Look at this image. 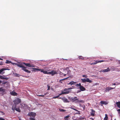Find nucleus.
Here are the masks:
<instances>
[{"label": "nucleus", "instance_id": "14", "mask_svg": "<svg viewBox=\"0 0 120 120\" xmlns=\"http://www.w3.org/2000/svg\"><path fill=\"white\" fill-rule=\"evenodd\" d=\"M4 76L0 75V78L2 79H5L6 80H7L8 79V77H5Z\"/></svg>", "mask_w": 120, "mask_h": 120}, {"label": "nucleus", "instance_id": "44", "mask_svg": "<svg viewBox=\"0 0 120 120\" xmlns=\"http://www.w3.org/2000/svg\"><path fill=\"white\" fill-rule=\"evenodd\" d=\"M82 76L83 77H84V78H87L88 77V76L86 75H83Z\"/></svg>", "mask_w": 120, "mask_h": 120}, {"label": "nucleus", "instance_id": "58", "mask_svg": "<svg viewBox=\"0 0 120 120\" xmlns=\"http://www.w3.org/2000/svg\"><path fill=\"white\" fill-rule=\"evenodd\" d=\"M62 94L61 93L59 94L58 95L59 96V97L61 95H62Z\"/></svg>", "mask_w": 120, "mask_h": 120}, {"label": "nucleus", "instance_id": "36", "mask_svg": "<svg viewBox=\"0 0 120 120\" xmlns=\"http://www.w3.org/2000/svg\"><path fill=\"white\" fill-rule=\"evenodd\" d=\"M78 58L79 59H80L82 60H83L84 59V57L82 56H79Z\"/></svg>", "mask_w": 120, "mask_h": 120}, {"label": "nucleus", "instance_id": "57", "mask_svg": "<svg viewBox=\"0 0 120 120\" xmlns=\"http://www.w3.org/2000/svg\"><path fill=\"white\" fill-rule=\"evenodd\" d=\"M117 111L118 112H120V109L117 110Z\"/></svg>", "mask_w": 120, "mask_h": 120}, {"label": "nucleus", "instance_id": "8", "mask_svg": "<svg viewBox=\"0 0 120 120\" xmlns=\"http://www.w3.org/2000/svg\"><path fill=\"white\" fill-rule=\"evenodd\" d=\"M116 86L114 88H112L111 87H108L106 88L105 91L106 92H108L109 91V90L111 89H115L116 87Z\"/></svg>", "mask_w": 120, "mask_h": 120}, {"label": "nucleus", "instance_id": "47", "mask_svg": "<svg viewBox=\"0 0 120 120\" xmlns=\"http://www.w3.org/2000/svg\"><path fill=\"white\" fill-rule=\"evenodd\" d=\"M116 85H119L120 84V82H116Z\"/></svg>", "mask_w": 120, "mask_h": 120}, {"label": "nucleus", "instance_id": "18", "mask_svg": "<svg viewBox=\"0 0 120 120\" xmlns=\"http://www.w3.org/2000/svg\"><path fill=\"white\" fill-rule=\"evenodd\" d=\"M79 89L81 91H84L86 90V89L83 86H81L79 87Z\"/></svg>", "mask_w": 120, "mask_h": 120}, {"label": "nucleus", "instance_id": "55", "mask_svg": "<svg viewBox=\"0 0 120 120\" xmlns=\"http://www.w3.org/2000/svg\"><path fill=\"white\" fill-rule=\"evenodd\" d=\"M76 86L78 87L79 86V84H77Z\"/></svg>", "mask_w": 120, "mask_h": 120}, {"label": "nucleus", "instance_id": "48", "mask_svg": "<svg viewBox=\"0 0 120 120\" xmlns=\"http://www.w3.org/2000/svg\"><path fill=\"white\" fill-rule=\"evenodd\" d=\"M78 101L79 102H82V103H83L84 102V101L82 100H80V101Z\"/></svg>", "mask_w": 120, "mask_h": 120}, {"label": "nucleus", "instance_id": "20", "mask_svg": "<svg viewBox=\"0 0 120 120\" xmlns=\"http://www.w3.org/2000/svg\"><path fill=\"white\" fill-rule=\"evenodd\" d=\"M20 105L21 106V107L22 108H23L24 107H26V105L25 104H20Z\"/></svg>", "mask_w": 120, "mask_h": 120}, {"label": "nucleus", "instance_id": "29", "mask_svg": "<svg viewBox=\"0 0 120 120\" xmlns=\"http://www.w3.org/2000/svg\"><path fill=\"white\" fill-rule=\"evenodd\" d=\"M86 82L90 83H91L92 82V81L90 80L89 78H86Z\"/></svg>", "mask_w": 120, "mask_h": 120}, {"label": "nucleus", "instance_id": "42", "mask_svg": "<svg viewBox=\"0 0 120 120\" xmlns=\"http://www.w3.org/2000/svg\"><path fill=\"white\" fill-rule=\"evenodd\" d=\"M71 108V109H73V110H74L75 111H78V112H79V111H78V110H77V109H74L73 107H71L70 108Z\"/></svg>", "mask_w": 120, "mask_h": 120}, {"label": "nucleus", "instance_id": "28", "mask_svg": "<svg viewBox=\"0 0 120 120\" xmlns=\"http://www.w3.org/2000/svg\"><path fill=\"white\" fill-rule=\"evenodd\" d=\"M6 90L5 89L3 88L2 87L0 88V92L5 91Z\"/></svg>", "mask_w": 120, "mask_h": 120}, {"label": "nucleus", "instance_id": "21", "mask_svg": "<svg viewBox=\"0 0 120 120\" xmlns=\"http://www.w3.org/2000/svg\"><path fill=\"white\" fill-rule=\"evenodd\" d=\"M100 103L101 104H104L105 105H106L108 103L107 102H106L103 101H101Z\"/></svg>", "mask_w": 120, "mask_h": 120}, {"label": "nucleus", "instance_id": "22", "mask_svg": "<svg viewBox=\"0 0 120 120\" xmlns=\"http://www.w3.org/2000/svg\"><path fill=\"white\" fill-rule=\"evenodd\" d=\"M69 93V91H66L65 92H63V91H62L61 93L62 94H68Z\"/></svg>", "mask_w": 120, "mask_h": 120}, {"label": "nucleus", "instance_id": "61", "mask_svg": "<svg viewBox=\"0 0 120 120\" xmlns=\"http://www.w3.org/2000/svg\"><path fill=\"white\" fill-rule=\"evenodd\" d=\"M95 84H95V85H96L98 84L97 83H96Z\"/></svg>", "mask_w": 120, "mask_h": 120}, {"label": "nucleus", "instance_id": "41", "mask_svg": "<svg viewBox=\"0 0 120 120\" xmlns=\"http://www.w3.org/2000/svg\"><path fill=\"white\" fill-rule=\"evenodd\" d=\"M2 92H2V93H1L2 95H3L4 94H6V93L5 92V91H2Z\"/></svg>", "mask_w": 120, "mask_h": 120}, {"label": "nucleus", "instance_id": "53", "mask_svg": "<svg viewBox=\"0 0 120 120\" xmlns=\"http://www.w3.org/2000/svg\"><path fill=\"white\" fill-rule=\"evenodd\" d=\"M0 120H5V119L2 118H0Z\"/></svg>", "mask_w": 120, "mask_h": 120}, {"label": "nucleus", "instance_id": "26", "mask_svg": "<svg viewBox=\"0 0 120 120\" xmlns=\"http://www.w3.org/2000/svg\"><path fill=\"white\" fill-rule=\"evenodd\" d=\"M7 69L5 68H2L0 70V74H1V73L3 72V71L4 70H7Z\"/></svg>", "mask_w": 120, "mask_h": 120}, {"label": "nucleus", "instance_id": "54", "mask_svg": "<svg viewBox=\"0 0 120 120\" xmlns=\"http://www.w3.org/2000/svg\"><path fill=\"white\" fill-rule=\"evenodd\" d=\"M112 85H116V83H114L112 84Z\"/></svg>", "mask_w": 120, "mask_h": 120}, {"label": "nucleus", "instance_id": "32", "mask_svg": "<svg viewBox=\"0 0 120 120\" xmlns=\"http://www.w3.org/2000/svg\"><path fill=\"white\" fill-rule=\"evenodd\" d=\"M47 93H46L44 94V95H38V96H39V97H44L45 95H46L47 94Z\"/></svg>", "mask_w": 120, "mask_h": 120}, {"label": "nucleus", "instance_id": "5", "mask_svg": "<svg viewBox=\"0 0 120 120\" xmlns=\"http://www.w3.org/2000/svg\"><path fill=\"white\" fill-rule=\"evenodd\" d=\"M28 115L29 116L34 117L36 116V114L35 113L31 112L30 113H29L28 114Z\"/></svg>", "mask_w": 120, "mask_h": 120}, {"label": "nucleus", "instance_id": "40", "mask_svg": "<svg viewBox=\"0 0 120 120\" xmlns=\"http://www.w3.org/2000/svg\"><path fill=\"white\" fill-rule=\"evenodd\" d=\"M59 97V96L58 95L56 96L53 97L52 98H54V99H56V98H58Z\"/></svg>", "mask_w": 120, "mask_h": 120}, {"label": "nucleus", "instance_id": "3", "mask_svg": "<svg viewBox=\"0 0 120 120\" xmlns=\"http://www.w3.org/2000/svg\"><path fill=\"white\" fill-rule=\"evenodd\" d=\"M68 99L70 101L74 102L76 101H78L79 99L77 98V97H69Z\"/></svg>", "mask_w": 120, "mask_h": 120}, {"label": "nucleus", "instance_id": "24", "mask_svg": "<svg viewBox=\"0 0 120 120\" xmlns=\"http://www.w3.org/2000/svg\"><path fill=\"white\" fill-rule=\"evenodd\" d=\"M23 64L27 66L30 67V64L29 63H23Z\"/></svg>", "mask_w": 120, "mask_h": 120}, {"label": "nucleus", "instance_id": "39", "mask_svg": "<svg viewBox=\"0 0 120 120\" xmlns=\"http://www.w3.org/2000/svg\"><path fill=\"white\" fill-rule=\"evenodd\" d=\"M4 80L3 81V82L2 83V85H5L7 83V82H4Z\"/></svg>", "mask_w": 120, "mask_h": 120}, {"label": "nucleus", "instance_id": "17", "mask_svg": "<svg viewBox=\"0 0 120 120\" xmlns=\"http://www.w3.org/2000/svg\"><path fill=\"white\" fill-rule=\"evenodd\" d=\"M110 69L109 68H108L107 69L102 70V72H107L108 71H110Z\"/></svg>", "mask_w": 120, "mask_h": 120}, {"label": "nucleus", "instance_id": "12", "mask_svg": "<svg viewBox=\"0 0 120 120\" xmlns=\"http://www.w3.org/2000/svg\"><path fill=\"white\" fill-rule=\"evenodd\" d=\"M23 64H23V63H22V64L19 63V64H17V65L20 68H25V67H24V66L23 65Z\"/></svg>", "mask_w": 120, "mask_h": 120}, {"label": "nucleus", "instance_id": "51", "mask_svg": "<svg viewBox=\"0 0 120 120\" xmlns=\"http://www.w3.org/2000/svg\"><path fill=\"white\" fill-rule=\"evenodd\" d=\"M79 87H80L81 86H82L81 85V83H80L79 84Z\"/></svg>", "mask_w": 120, "mask_h": 120}, {"label": "nucleus", "instance_id": "31", "mask_svg": "<svg viewBox=\"0 0 120 120\" xmlns=\"http://www.w3.org/2000/svg\"><path fill=\"white\" fill-rule=\"evenodd\" d=\"M105 116L104 119V120H108V117L107 114L105 115Z\"/></svg>", "mask_w": 120, "mask_h": 120}, {"label": "nucleus", "instance_id": "45", "mask_svg": "<svg viewBox=\"0 0 120 120\" xmlns=\"http://www.w3.org/2000/svg\"><path fill=\"white\" fill-rule=\"evenodd\" d=\"M15 76H16L17 77H19V75H19L17 74V73H15Z\"/></svg>", "mask_w": 120, "mask_h": 120}, {"label": "nucleus", "instance_id": "9", "mask_svg": "<svg viewBox=\"0 0 120 120\" xmlns=\"http://www.w3.org/2000/svg\"><path fill=\"white\" fill-rule=\"evenodd\" d=\"M62 100L65 103H69V101L68 100V99L65 97L62 98Z\"/></svg>", "mask_w": 120, "mask_h": 120}, {"label": "nucleus", "instance_id": "62", "mask_svg": "<svg viewBox=\"0 0 120 120\" xmlns=\"http://www.w3.org/2000/svg\"><path fill=\"white\" fill-rule=\"evenodd\" d=\"M114 120H115V119Z\"/></svg>", "mask_w": 120, "mask_h": 120}, {"label": "nucleus", "instance_id": "19", "mask_svg": "<svg viewBox=\"0 0 120 120\" xmlns=\"http://www.w3.org/2000/svg\"><path fill=\"white\" fill-rule=\"evenodd\" d=\"M76 83V82H74L73 81H71L69 83H68V84L69 85L70 84L71 85H75V83Z\"/></svg>", "mask_w": 120, "mask_h": 120}, {"label": "nucleus", "instance_id": "60", "mask_svg": "<svg viewBox=\"0 0 120 120\" xmlns=\"http://www.w3.org/2000/svg\"><path fill=\"white\" fill-rule=\"evenodd\" d=\"M62 98L60 97V98H59V99H62Z\"/></svg>", "mask_w": 120, "mask_h": 120}, {"label": "nucleus", "instance_id": "37", "mask_svg": "<svg viewBox=\"0 0 120 120\" xmlns=\"http://www.w3.org/2000/svg\"><path fill=\"white\" fill-rule=\"evenodd\" d=\"M35 66L34 64H30V67H35Z\"/></svg>", "mask_w": 120, "mask_h": 120}, {"label": "nucleus", "instance_id": "6", "mask_svg": "<svg viewBox=\"0 0 120 120\" xmlns=\"http://www.w3.org/2000/svg\"><path fill=\"white\" fill-rule=\"evenodd\" d=\"M104 61L103 60H96L94 62V63L91 64H90L91 65H93V64H97V63H101V62H104Z\"/></svg>", "mask_w": 120, "mask_h": 120}, {"label": "nucleus", "instance_id": "34", "mask_svg": "<svg viewBox=\"0 0 120 120\" xmlns=\"http://www.w3.org/2000/svg\"><path fill=\"white\" fill-rule=\"evenodd\" d=\"M59 110L61 112H64L66 111V110L61 109H59Z\"/></svg>", "mask_w": 120, "mask_h": 120}, {"label": "nucleus", "instance_id": "49", "mask_svg": "<svg viewBox=\"0 0 120 120\" xmlns=\"http://www.w3.org/2000/svg\"><path fill=\"white\" fill-rule=\"evenodd\" d=\"M68 78H64V79H61V80L63 81V80H65L66 79H68Z\"/></svg>", "mask_w": 120, "mask_h": 120}, {"label": "nucleus", "instance_id": "59", "mask_svg": "<svg viewBox=\"0 0 120 120\" xmlns=\"http://www.w3.org/2000/svg\"><path fill=\"white\" fill-rule=\"evenodd\" d=\"M0 60H3V59H1V58H0Z\"/></svg>", "mask_w": 120, "mask_h": 120}, {"label": "nucleus", "instance_id": "52", "mask_svg": "<svg viewBox=\"0 0 120 120\" xmlns=\"http://www.w3.org/2000/svg\"><path fill=\"white\" fill-rule=\"evenodd\" d=\"M60 82L61 83H62V80L61 79L60 80Z\"/></svg>", "mask_w": 120, "mask_h": 120}, {"label": "nucleus", "instance_id": "50", "mask_svg": "<svg viewBox=\"0 0 120 120\" xmlns=\"http://www.w3.org/2000/svg\"><path fill=\"white\" fill-rule=\"evenodd\" d=\"M3 64V62L2 61L0 62V65H1Z\"/></svg>", "mask_w": 120, "mask_h": 120}, {"label": "nucleus", "instance_id": "16", "mask_svg": "<svg viewBox=\"0 0 120 120\" xmlns=\"http://www.w3.org/2000/svg\"><path fill=\"white\" fill-rule=\"evenodd\" d=\"M41 72H42L44 74H49L48 72L47 71H44L43 69H41L40 71Z\"/></svg>", "mask_w": 120, "mask_h": 120}, {"label": "nucleus", "instance_id": "2", "mask_svg": "<svg viewBox=\"0 0 120 120\" xmlns=\"http://www.w3.org/2000/svg\"><path fill=\"white\" fill-rule=\"evenodd\" d=\"M17 106L16 105H13L12 106V109L14 111L15 110L19 112H21V110L19 107L16 108Z\"/></svg>", "mask_w": 120, "mask_h": 120}, {"label": "nucleus", "instance_id": "43", "mask_svg": "<svg viewBox=\"0 0 120 120\" xmlns=\"http://www.w3.org/2000/svg\"><path fill=\"white\" fill-rule=\"evenodd\" d=\"M47 87H48L47 90H49L50 89V86L49 85H47Z\"/></svg>", "mask_w": 120, "mask_h": 120}, {"label": "nucleus", "instance_id": "10", "mask_svg": "<svg viewBox=\"0 0 120 120\" xmlns=\"http://www.w3.org/2000/svg\"><path fill=\"white\" fill-rule=\"evenodd\" d=\"M11 94L12 96H17V93L15 92L14 91H13L10 93Z\"/></svg>", "mask_w": 120, "mask_h": 120}, {"label": "nucleus", "instance_id": "11", "mask_svg": "<svg viewBox=\"0 0 120 120\" xmlns=\"http://www.w3.org/2000/svg\"><path fill=\"white\" fill-rule=\"evenodd\" d=\"M26 68L25 67V68H22V70L28 73H30L31 72V71H29L28 70L26 69Z\"/></svg>", "mask_w": 120, "mask_h": 120}, {"label": "nucleus", "instance_id": "4", "mask_svg": "<svg viewBox=\"0 0 120 120\" xmlns=\"http://www.w3.org/2000/svg\"><path fill=\"white\" fill-rule=\"evenodd\" d=\"M48 74H51L52 76H53L57 73V72L54 71L53 70H52L51 71L48 72Z\"/></svg>", "mask_w": 120, "mask_h": 120}, {"label": "nucleus", "instance_id": "56", "mask_svg": "<svg viewBox=\"0 0 120 120\" xmlns=\"http://www.w3.org/2000/svg\"><path fill=\"white\" fill-rule=\"evenodd\" d=\"M90 119L92 120H94V119L92 118H90Z\"/></svg>", "mask_w": 120, "mask_h": 120}, {"label": "nucleus", "instance_id": "15", "mask_svg": "<svg viewBox=\"0 0 120 120\" xmlns=\"http://www.w3.org/2000/svg\"><path fill=\"white\" fill-rule=\"evenodd\" d=\"M79 106L80 107L82 108V109H81L82 110H83L85 109V107L84 105H82L80 104L79 105Z\"/></svg>", "mask_w": 120, "mask_h": 120}, {"label": "nucleus", "instance_id": "1", "mask_svg": "<svg viewBox=\"0 0 120 120\" xmlns=\"http://www.w3.org/2000/svg\"><path fill=\"white\" fill-rule=\"evenodd\" d=\"M13 101L14 104V105H17L18 104L21 102V99L18 98H16Z\"/></svg>", "mask_w": 120, "mask_h": 120}, {"label": "nucleus", "instance_id": "30", "mask_svg": "<svg viewBox=\"0 0 120 120\" xmlns=\"http://www.w3.org/2000/svg\"><path fill=\"white\" fill-rule=\"evenodd\" d=\"M70 116L69 115H68L66 116L64 118V119L65 120H68V118Z\"/></svg>", "mask_w": 120, "mask_h": 120}, {"label": "nucleus", "instance_id": "27", "mask_svg": "<svg viewBox=\"0 0 120 120\" xmlns=\"http://www.w3.org/2000/svg\"><path fill=\"white\" fill-rule=\"evenodd\" d=\"M81 80L82 82L84 83L85 82H86V79L85 78L83 79H81Z\"/></svg>", "mask_w": 120, "mask_h": 120}, {"label": "nucleus", "instance_id": "23", "mask_svg": "<svg viewBox=\"0 0 120 120\" xmlns=\"http://www.w3.org/2000/svg\"><path fill=\"white\" fill-rule=\"evenodd\" d=\"M116 104L118 108H120V101L116 102Z\"/></svg>", "mask_w": 120, "mask_h": 120}, {"label": "nucleus", "instance_id": "25", "mask_svg": "<svg viewBox=\"0 0 120 120\" xmlns=\"http://www.w3.org/2000/svg\"><path fill=\"white\" fill-rule=\"evenodd\" d=\"M59 74L61 76H65L67 75V74H64L62 73L61 72H60Z\"/></svg>", "mask_w": 120, "mask_h": 120}, {"label": "nucleus", "instance_id": "7", "mask_svg": "<svg viewBox=\"0 0 120 120\" xmlns=\"http://www.w3.org/2000/svg\"><path fill=\"white\" fill-rule=\"evenodd\" d=\"M91 112H90V115L92 116H95V111L93 109H91Z\"/></svg>", "mask_w": 120, "mask_h": 120}, {"label": "nucleus", "instance_id": "35", "mask_svg": "<svg viewBox=\"0 0 120 120\" xmlns=\"http://www.w3.org/2000/svg\"><path fill=\"white\" fill-rule=\"evenodd\" d=\"M5 63L6 64H10L11 63V62L10 61L7 60Z\"/></svg>", "mask_w": 120, "mask_h": 120}, {"label": "nucleus", "instance_id": "46", "mask_svg": "<svg viewBox=\"0 0 120 120\" xmlns=\"http://www.w3.org/2000/svg\"><path fill=\"white\" fill-rule=\"evenodd\" d=\"M30 120H35V119L34 118H33L31 117H30Z\"/></svg>", "mask_w": 120, "mask_h": 120}, {"label": "nucleus", "instance_id": "13", "mask_svg": "<svg viewBox=\"0 0 120 120\" xmlns=\"http://www.w3.org/2000/svg\"><path fill=\"white\" fill-rule=\"evenodd\" d=\"M67 71V73L66 74L67 75H68V76H70L71 75V71L69 70V69H68V70L67 71V70H66L64 71Z\"/></svg>", "mask_w": 120, "mask_h": 120}, {"label": "nucleus", "instance_id": "38", "mask_svg": "<svg viewBox=\"0 0 120 120\" xmlns=\"http://www.w3.org/2000/svg\"><path fill=\"white\" fill-rule=\"evenodd\" d=\"M71 89H72V88H68V89L65 88L64 89V91H66L67 90H68Z\"/></svg>", "mask_w": 120, "mask_h": 120}, {"label": "nucleus", "instance_id": "33", "mask_svg": "<svg viewBox=\"0 0 120 120\" xmlns=\"http://www.w3.org/2000/svg\"><path fill=\"white\" fill-rule=\"evenodd\" d=\"M32 69L34 70V71H40L41 70V69H38L36 68H33Z\"/></svg>", "mask_w": 120, "mask_h": 120}]
</instances>
